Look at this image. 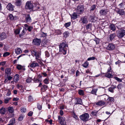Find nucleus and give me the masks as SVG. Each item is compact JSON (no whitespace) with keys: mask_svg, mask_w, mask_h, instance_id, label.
<instances>
[{"mask_svg":"<svg viewBox=\"0 0 125 125\" xmlns=\"http://www.w3.org/2000/svg\"><path fill=\"white\" fill-rule=\"evenodd\" d=\"M59 47L60 52H62L64 55L65 54L67 50L68 45L65 43H62L60 44Z\"/></svg>","mask_w":125,"mask_h":125,"instance_id":"1","label":"nucleus"},{"mask_svg":"<svg viewBox=\"0 0 125 125\" xmlns=\"http://www.w3.org/2000/svg\"><path fill=\"white\" fill-rule=\"evenodd\" d=\"M125 35V30L120 29L117 31V35L119 38H122Z\"/></svg>","mask_w":125,"mask_h":125,"instance_id":"2","label":"nucleus"},{"mask_svg":"<svg viewBox=\"0 0 125 125\" xmlns=\"http://www.w3.org/2000/svg\"><path fill=\"white\" fill-rule=\"evenodd\" d=\"M89 117V115L87 113L83 114L80 116V118L81 120L84 122H86L88 120Z\"/></svg>","mask_w":125,"mask_h":125,"instance_id":"3","label":"nucleus"},{"mask_svg":"<svg viewBox=\"0 0 125 125\" xmlns=\"http://www.w3.org/2000/svg\"><path fill=\"white\" fill-rule=\"evenodd\" d=\"M84 10V7L83 6L80 5L77 6L76 11L78 14H80L83 12Z\"/></svg>","mask_w":125,"mask_h":125,"instance_id":"4","label":"nucleus"},{"mask_svg":"<svg viewBox=\"0 0 125 125\" xmlns=\"http://www.w3.org/2000/svg\"><path fill=\"white\" fill-rule=\"evenodd\" d=\"M58 119L60 121V123L62 125H64L65 124V118L62 117H61L60 116H58Z\"/></svg>","mask_w":125,"mask_h":125,"instance_id":"5","label":"nucleus"},{"mask_svg":"<svg viewBox=\"0 0 125 125\" xmlns=\"http://www.w3.org/2000/svg\"><path fill=\"white\" fill-rule=\"evenodd\" d=\"M33 7L32 4L30 2H28L26 3L25 8L27 9H30Z\"/></svg>","mask_w":125,"mask_h":125,"instance_id":"6","label":"nucleus"},{"mask_svg":"<svg viewBox=\"0 0 125 125\" xmlns=\"http://www.w3.org/2000/svg\"><path fill=\"white\" fill-rule=\"evenodd\" d=\"M32 54H33L36 56V59H38L40 58L41 54L38 52H35L33 50L32 52Z\"/></svg>","mask_w":125,"mask_h":125,"instance_id":"7","label":"nucleus"},{"mask_svg":"<svg viewBox=\"0 0 125 125\" xmlns=\"http://www.w3.org/2000/svg\"><path fill=\"white\" fill-rule=\"evenodd\" d=\"M32 42L34 44L38 46L40 45L41 40L39 39L36 38L33 40Z\"/></svg>","mask_w":125,"mask_h":125,"instance_id":"8","label":"nucleus"},{"mask_svg":"<svg viewBox=\"0 0 125 125\" xmlns=\"http://www.w3.org/2000/svg\"><path fill=\"white\" fill-rule=\"evenodd\" d=\"M115 11L120 15H123L125 14V11L123 9H115Z\"/></svg>","mask_w":125,"mask_h":125,"instance_id":"9","label":"nucleus"},{"mask_svg":"<svg viewBox=\"0 0 125 125\" xmlns=\"http://www.w3.org/2000/svg\"><path fill=\"white\" fill-rule=\"evenodd\" d=\"M115 48V46L113 44H110L107 47V49L110 50H112Z\"/></svg>","mask_w":125,"mask_h":125,"instance_id":"10","label":"nucleus"},{"mask_svg":"<svg viewBox=\"0 0 125 125\" xmlns=\"http://www.w3.org/2000/svg\"><path fill=\"white\" fill-rule=\"evenodd\" d=\"M25 17V21L27 22H31V20L29 14H27L26 15Z\"/></svg>","mask_w":125,"mask_h":125,"instance_id":"11","label":"nucleus"},{"mask_svg":"<svg viewBox=\"0 0 125 125\" xmlns=\"http://www.w3.org/2000/svg\"><path fill=\"white\" fill-rule=\"evenodd\" d=\"M105 76L106 77L109 78H112L113 76L112 72H107L106 73Z\"/></svg>","mask_w":125,"mask_h":125,"instance_id":"12","label":"nucleus"},{"mask_svg":"<svg viewBox=\"0 0 125 125\" xmlns=\"http://www.w3.org/2000/svg\"><path fill=\"white\" fill-rule=\"evenodd\" d=\"M108 10H101L100 12V14L102 15L105 16L106 15Z\"/></svg>","mask_w":125,"mask_h":125,"instance_id":"13","label":"nucleus"},{"mask_svg":"<svg viewBox=\"0 0 125 125\" xmlns=\"http://www.w3.org/2000/svg\"><path fill=\"white\" fill-rule=\"evenodd\" d=\"M7 9L10 11H12L13 10L12 5L10 3H9L7 6Z\"/></svg>","mask_w":125,"mask_h":125,"instance_id":"14","label":"nucleus"},{"mask_svg":"<svg viewBox=\"0 0 125 125\" xmlns=\"http://www.w3.org/2000/svg\"><path fill=\"white\" fill-rule=\"evenodd\" d=\"M81 20L83 23L87 24L88 22L87 18L85 17H82L81 18Z\"/></svg>","mask_w":125,"mask_h":125,"instance_id":"15","label":"nucleus"},{"mask_svg":"<svg viewBox=\"0 0 125 125\" xmlns=\"http://www.w3.org/2000/svg\"><path fill=\"white\" fill-rule=\"evenodd\" d=\"M6 37L5 33H2L0 35V40H2L5 39Z\"/></svg>","mask_w":125,"mask_h":125,"instance_id":"16","label":"nucleus"},{"mask_svg":"<svg viewBox=\"0 0 125 125\" xmlns=\"http://www.w3.org/2000/svg\"><path fill=\"white\" fill-rule=\"evenodd\" d=\"M15 52L17 54H19L21 53L22 51L20 48H17L15 50Z\"/></svg>","mask_w":125,"mask_h":125,"instance_id":"17","label":"nucleus"},{"mask_svg":"<svg viewBox=\"0 0 125 125\" xmlns=\"http://www.w3.org/2000/svg\"><path fill=\"white\" fill-rule=\"evenodd\" d=\"M39 66V65L38 63H35L34 62H32L30 65V67L34 68L38 66Z\"/></svg>","mask_w":125,"mask_h":125,"instance_id":"18","label":"nucleus"},{"mask_svg":"<svg viewBox=\"0 0 125 125\" xmlns=\"http://www.w3.org/2000/svg\"><path fill=\"white\" fill-rule=\"evenodd\" d=\"M116 87V86L112 85L111 87L108 88V91L111 93H113L114 92L113 90Z\"/></svg>","mask_w":125,"mask_h":125,"instance_id":"19","label":"nucleus"},{"mask_svg":"<svg viewBox=\"0 0 125 125\" xmlns=\"http://www.w3.org/2000/svg\"><path fill=\"white\" fill-rule=\"evenodd\" d=\"M105 104V103L103 101H100L96 104L97 105L101 106L104 105Z\"/></svg>","mask_w":125,"mask_h":125,"instance_id":"20","label":"nucleus"},{"mask_svg":"<svg viewBox=\"0 0 125 125\" xmlns=\"http://www.w3.org/2000/svg\"><path fill=\"white\" fill-rule=\"evenodd\" d=\"M6 112V109L3 107H1L0 109V113L2 115L4 114Z\"/></svg>","mask_w":125,"mask_h":125,"instance_id":"21","label":"nucleus"},{"mask_svg":"<svg viewBox=\"0 0 125 125\" xmlns=\"http://www.w3.org/2000/svg\"><path fill=\"white\" fill-rule=\"evenodd\" d=\"M11 69L10 68H7L5 69V73H6L7 74V75H10L11 74Z\"/></svg>","mask_w":125,"mask_h":125,"instance_id":"22","label":"nucleus"},{"mask_svg":"<svg viewBox=\"0 0 125 125\" xmlns=\"http://www.w3.org/2000/svg\"><path fill=\"white\" fill-rule=\"evenodd\" d=\"M77 14L76 13L74 12L71 16V17L72 19L74 20L77 18Z\"/></svg>","mask_w":125,"mask_h":125,"instance_id":"23","label":"nucleus"},{"mask_svg":"<svg viewBox=\"0 0 125 125\" xmlns=\"http://www.w3.org/2000/svg\"><path fill=\"white\" fill-rule=\"evenodd\" d=\"M21 0H16L15 4L17 6H20L21 4Z\"/></svg>","mask_w":125,"mask_h":125,"instance_id":"24","label":"nucleus"},{"mask_svg":"<svg viewBox=\"0 0 125 125\" xmlns=\"http://www.w3.org/2000/svg\"><path fill=\"white\" fill-rule=\"evenodd\" d=\"M19 79V76L18 74L15 75L14 78V81L15 82H17Z\"/></svg>","mask_w":125,"mask_h":125,"instance_id":"25","label":"nucleus"},{"mask_svg":"<svg viewBox=\"0 0 125 125\" xmlns=\"http://www.w3.org/2000/svg\"><path fill=\"white\" fill-rule=\"evenodd\" d=\"M96 5L94 4L92 5L90 8V12H92L96 8Z\"/></svg>","mask_w":125,"mask_h":125,"instance_id":"26","label":"nucleus"},{"mask_svg":"<svg viewBox=\"0 0 125 125\" xmlns=\"http://www.w3.org/2000/svg\"><path fill=\"white\" fill-rule=\"evenodd\" d=\"M8 111L9 113H13L14 109L12 107H9L8 108Z\"/></svg>","mask_w":125,"mask_h":125,"instance_id":"27","label":"nucleus"},{"mask_svg":"<svg viewBox=\"0 0 125 125\" xmlns=\"http://www.w3.org/2000/svg\"><path fill=\"white\" fill-rule=\"evenodd\" d=\"M110 29L113 31H115L116 30V28L115 25L114 24H111L110 26Z\"/></svg>","mask_w":125,"mask_h":125,"instance_id":"28","label":"nucleus"},{"mask_svg":"<svg viewBox=\"0 0 125 125\" xmlns=\"http://www.w3.org/2000/svg\"><path fill=\"white\" fill-rule=\"evenodd\" d=\"M75 69L74 68H72L71 70H69L68 72L71 74H74V73Z\"/></svg>","mask_w":125,"mask_h":125,"instance_id":"29","label":"nucleus"},{"mask_svg":"<svg viewBox=\"0 0 125 125\" xmlns=\"http://www.w3.org/2000/svg\"><path fill=\"white\" fill-rule=\"evenodd\" d=\"M11 99V98H6L4 99V103L6 104H7Z\"/></svg>","mask_w":125,"mask_h":125,"instance_id":"30","label":"nucleus"},{"mask_svg":"<svg viewBox=\"0 0 125 125\" xmlns=\"http://www.w3.org/2000/svg\"><path fill=\"white\" fill-rule=\"evenodd\" d=\"M115 36V34L114 33L110 35L109 37L110 40H112L114 39Z\"/></svg>","mask_w":125,"mask_h":125,"instance_id":"31","label":"nucleus"},{"mask_svg":"<svg viewBox=\"0 0 125 125\" xmlns=\"http://www.w3.org/2000/svg\"><path fill=\"white\" fill-rule=\"evenodd\" d=\"M26 30H27L26 29V28H24L22 30L21 34H20V36H22L25 33V31Z\"/></svg>","mask_w":125,"mask_h":125,"instance_id":"32","label":"nucleus"},{"mask_svg":"<svg viewBox=\"0 0 125 125\" xmlns=\"http://www.w3.org/2000/svg\"><path fill=\"white\" fill-rule=\"evenodd\" d=\"M125 5L124 3H122L119 5L118 7L120 8L123 9L124 8Z\"/></svg>","mask_w":125,"mask_h":125,"instance_id":"33","label":"nucleus"},{"mask_svg":"<svg viewBox=\"0 0 125 125\" xmlns=\"http://www.w3.org/2000/svg\"><path fill=\"white\" fill-rule=\"evenodd\" d=\"M88 62H87L86 61L83 64V67L87 68L88 66Z\"/></svg>","mask_w":125,"mask_h":125,"instance_id":"34","label":"nucleus"},{"mask_svg":"<svg viewBox=\"0 0 125 125\" xmlns=\"http://www.w3.org/2000/svg\"><path fill=\"white\" fill-rule=\"evenodd\" d=\"M28 100L29 102H32L33 101V99L32 96L30 95L29 96Z\"/></svg>","mask_w":125,"mask_h":125,"instance_id":"35","label":"nucleus"},{"mask_svg":"<svg viewBox=\"0 0 125 125\" xmlns=\"http://www.w3.org/2000/svg\"><path fill=\"white\" fill-rule=\"evenodd\" d=\"M55 32L57 34L60 35L62 34L61 31L60 30H55Z\"/></svg>","mask_w":125,"mask_h":125,"instance_id":"36","label":"nucleus"},{"mask_svg":"<svg viewBox=\"0 0 125 125\" xmlns=\"http://www.w3.org/2000/svg\"><path fill=\"white\" fill-rule=\"evenodd\" d=\"M10 123L9 124H11V125H13L15 122V119L14 118H12L11 119L10 121Z\"/></svg>","mask_w":125,"mask_h":125,"instance_id":"37","label":"nucleus"},{"mask_svg":"<svg viewBox=\"0 0 125 125\" xmlns=\"http://www.w3.org/2000/svg\"><path fill=\"white\" fill-rule=\"evenodd\" d=\"M21 30L20 28L16 30L15 31V32L16 34H18L19 33L20 31Z\"/></svg>","mask_w":125,"mask_h":125,"instance_id":"38","label":"nucleus"},{"mask_svg":"<svg viewBox=\"0 0 125 125\" xmlns=\"http://www.w3.org/2000/svg\"><path fill=\"white\" fill-rule=\"evenodd\" d=\"M82 104V100L81 99H78L77 100V104Z\"/></svg>","mask_w":125,"mask_h":125,"instance_id":"39","label":"nucleus"},{"mask_svg":"<svg viewBox=\"0 0 125 125\" xmlns=\"http://www.w3.org/2000/svg\"><path fill=\"white\" fill-rule=\"evenodd\" d=\"M97 90V89H93L91 91V93L92 94H95Z\"/></svg>","mask_w":125,"mask_h":125,"instance_id":"40","label":"nucleus"},{"mask_svg":"<svg viewBox=\"0 0 125 125\" xmlns=\"http://www.w3.org/2000/svg\"><path fill=\"white\" fill-rule=\"evenodd\" d=\"M72 116L76 120H78V117L77 115H76L73 112L72 114Z\"/></svg>","mask_w":125,"mask_h":125,"instance_id":"41","label":"nucleus"},{"mask_svg":"<svg viewBox=\"0 0 125 125\" xmlns=\"http://www.w3.org/2000/svg\"><path fill=\"white\" fill-rule=\"evenodd\" d=\"M91 24L90 23L88 24L87 25H86V29L87 30L89 29L91 26Z\"/></svg>","mask_w":125,"mask_h":125,"instance_id":"42","label":"nucleus"},{"mask_svg":"<svg viewBox=\"0 0 125 125\" xmlns=\"http://www.w3.org/2000/svg\"><path fill=\"white\" fill-rule=\"evenodd\" d=\"M69 32L67 31H65L63 33L64 36L65 37H66L68 36Z\"/></svg>","mask_w":125,"mask_h":125,"instance_id":"43","label":"nucleus"},{"mask_svg":"<svg viewBox=\"0 0 125 125\" xmlns=\"http://www.w3.org/2000/svg\"><path fill=\"white\" fill-rule=\"evenodd\" d=\"M20 110L21 112L24 113L26 112V109L24 107H21Z\"/></svg>","mask_w":125,"mask_h":125,"instance_id":"44","label":"nucleus"},{"mask_svg":"<svg viewBox=\"0 0 125 125\" xmlns=\"http://www.w3.org/2000/svg\"><path fill=\"white\" fill-rule=\"evenodd\" d=\"M79 93L81 95H84L83 91L82 90H80L79 91Z\"/></svg>","mask_w":125,"mask_h":125,"instance_id":"45","label":"nucleus"},{"mask_svg":"<svg viewBox=\"0 0 125 125\" xmlns=\"http://www.w3.org/2000/svg\"><path fill=\"white\" fill-rule=\"evenodd\" d=\"M33 29V27L32 26H29L27 30H28L29 32H30Z\"/></svg>","mask_w":125,"mask_h":125,"instance_id":"46","label":"nucleus"},{"mask_svg":"<svg viewBox=\"0 0 125 125\" xmlns=\"http://www.w3.org/2000/svg\"><path fill=\"white\" fill-rule=\"evenodd\" d=\"M71 24V22H69L65 24V26L66 27H68L70 26Z\"/></svg>","mask_w":125,"mask_h":125,"instance_id":"47","label":"nucleus"},{"mask_svg":"<svg viewBox=\"0 0 125 125\" xmlns=\"http://www.w3.org/2000/svg\"><path fill=\"white\" fill-rule=\"evenodd\" d=\"M43 87L41 88V89H44V90L45 91L47 89L48 86L46 85H42Z\"/></svg>","mask_w":125,"mask_h":125,"instance_id":"48","label":"nucleus"},{"mask_svg":"<svg viewBox=\"0 0 125 125\" xmlns=\"http://www.w3.org/2000/svg\"><path fill=\"white\" fill-rule=\"evenodd\" d=\"M36 59L37 60V61L38 63H39L41 65H42L43 63L42 62H41V60L40 59L38 58V59Z\"/></svg>","mask_w":125,"mask_h":125,"instance_id":"49","label":"nucleus"},{"mask_svg":"<svg viewBox=\"0 0 125 125\" xmlns=\"http://www.w3.org/2000/svg\"><path fill=\"white\" fill-rule=\"evenodd\" d=\"M44 82L45 84H48L49 83V81L48 79L47 78H46L43 81Z\"/></svg>","mask_w":125,"mask_h":125,"instance_id":"50","label":"nucleus"},{"mask_svg":"<svg viewBox=\"0 0 125 125\" xmlns=\"http://www.w3.org/2000/svg\"><path fill=\"white\" fill-rule=\"evenodd\" d=\"M114 78L116 80L120 82H121L122 81V80L121 79L117 77H114Z\"/></svg>","mask_w":125,"mask_h":125,"instance_id":"51","label":"nucleus"},{"mask_svg":"<svg viewBox=\"0 0 125 125\" xmlns=\"http://www.w3.org/2000/svg\"><path fill=\"white\" fill-rule=\"evenodd\" d=\"M95 59V58L94 57H92L88 58L87 59V60L88 61L91 60H94Z\"/></svg>","mask_w":125,"mask_h":125,"instance_id":"52","label":"nucleus"},{"mask_svg":"<svg viewBox=\"0 0 125 125\" xmlns=\"http://www.w3.org/2000/svg\"><path fill=\"white\" fill-rule=\"evenodd\" d=\"M41 35L42 37H45L47 36V33H44V32H42V33Z\"/></svg>","mask_w":125,"mask_h":125,"instance_id":"53","label":"nucleus"},{"mask_svg":"<svg viewBox=\"0 0 125 125\" xmlns=\"http://www.w3.org/2000/svg\"><path fill=\"white\" fill-rule=\"evenodd\" d=\"M10 53L9 52H6L3 54V56L4 57H6L8 55H9Z\"/></svg>","mask_w":125,"mask_h":125,"instance_id":"54","label":"nucleus"},{"mask_svg":"<svg viewBox=\"0 0 125 125\" xmlns=\"http://www.w3.org/2000/svg\"><path fill=\"white\" fill-rule=\"evenodd\" d=\"M122 87V84L120 83L119 84H118L117 87V88L119 89H121Z\"/></svg>","mask_w":125,"mask_h":125,"instance_id":"55","label":"nucleus"},{"mask_svg":"<svg viewBox=\"0 0 125 125\" xmlns=\"http://www.w3.org/2000/svg\"><path fill=\"white\" fill-rule=\"evenodd\" d=\"M8 115L10 117H11L13 116L14 115L13 113H9Z\"/></svg>","mask_w":125,"mask_h":125,"instance_id":"56","label":"nucleus"},{"mask_svg":"<svg viewBox=\"0 0 125 125\" xmlns=\"http://www.w3.org/2000/svg\"><path fill=\"white\" fill-rule=\"evenodd\" d=\"M26 81L27 83H30L31 81V79L30 78H29L26 80Z\"/></svg>","mask_w":125,"mask_h":125,"instance_id":"57","label":"nucleus"},{"mask_svg":"<svg viewBox=\"0 0 125 125\" xmlns=\"http://www.w3.org/2000/svg\"><path fill=\"white\" fill-rule=\"evenodd\" d=\"M97 111H93L92 112H91V114H92L94 115H95L97 113Z\"/></svg>","mask_w":125,"mask_h":125,"instance_id":"58","label":"nucleus"},{"mask_svg":"<svg viewBox=\"0 0 125 125\" xmlns=\"http://www.w3.org/2000/svg\"><path fill=\"white\" fill-rule=\"evenodd\" d=\"M37 108L39 110H41L42 108V105H40L39 104H38Z\"/></svg>","mask_w":125,"mask_h":125,"instance_id":"59","label":"nucleus"},{"mask_svg":"<svg viewBox=\"0 0 125 125\" xmlns=\"http://www.w3.org/2000/svg\"><path fill=\"white\" fill-rule=\"evenodd\" d=\"M22 68V66L20 65H18L17 66V68L19 70H20Z\"/></svg>","mask_w":125,"mask_h":125,"instance_id":"60","label":"nucleus"},{"mask_svg":"<svg viewBox=\"0 0 125 125\" xmlns=\"http://www.w3.org/2000/svg\"><path fill=\"white\" fill-rule=\"evenodd\" d=\"M11 93L10 91L9 90H8V91L7 92V93L6 94V95L8 96H9L11 94Z\"/></svg>","mask_w":125,"mask_h":125,"instance_id":"61","label":"nucleus"},{"mask_svg":"<svg viewBox=\"0 0 125 125\" xmlns=\"http://www.w3.org/2000/svg\"><path fill=\"white\" fill-rule=\"evenodd\" d=\"M45 54L46 56L47 57H48L49 56V54L48 51H46L45 52Z\"/></svg>","mask_w":125,"mask_h":125,"instance_id":"62","label":"nucleus"},{"mask_svg":"<svg viewBox=\"0 0 125 125\" xmlns=\"http://www.w3.org/2000/svg\"><path fill=\"white\" fill-rule=\"evenodd\" d=\"M94 41L95 42L96 44H99V41L98 39H95Z\"/></svg>","mask_w":125,"mask_h":125,"instance_id":"63","label":"nucleus"},{"mask_svg":"<svg viewBox=\"0 0 125 125\" xmlns=\"http://www.w3.org/2000/svg\"><path fill=\"white\" fill-rule=\"evenodd\" d=\"M9 17L10 19L11 20H12L13 19V17L12 15L11 14H10V15Z\"/></svg>","mask_w":125,"mask_h":125,"instance_id":"64","label":"nucleus"}]
</instances>
